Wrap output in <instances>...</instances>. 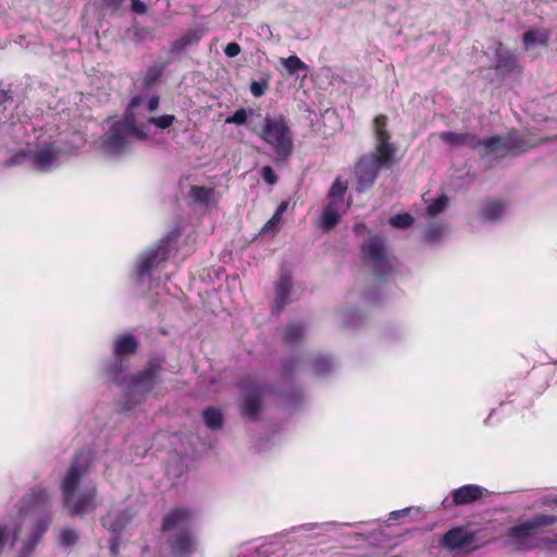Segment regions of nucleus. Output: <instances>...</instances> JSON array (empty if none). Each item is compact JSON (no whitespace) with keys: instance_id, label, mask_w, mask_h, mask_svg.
I'll return each mask as SVG.
<instances>
[{"instance_id":"nucleus-1","label":"nucleus","mask_w":557,"mask_h":557,"mask_svg":"<svg viewBox=\"0 0 557 557\" xmlns=\"http://www.w3.org/2000/svg\"><path fill=\"white\" fill-rule=\"evenodd\" d=\"M88 460H82L81 456H75L62 482L63 506L72 516H79L96 509L97 488L95 485L84 488L76 495V488L81 479L88 472Z\"/></svg>"},{"instance_id":"nucleus-2","label":"nucleus","mask_w":557,"mask_h":557,"mask_svg":"<svg viewBox=\"0 0 557 557\" xmlns=\"http://www.w3.org/2000/svg\"><path fill=\"white\" fill-rule=\"evenodd\" d=\"M557 522L555 515L536 513L530 519L517 522L506 532V544L513 550L529 552L547 544L545 529Z\"/></svg>"},{"instance_id":"nucleus-3","label":"nucleus","mask_w":557,"mask_h":557,"mask_svg":"<svg viewBox=\"0 0 557 557\" xmlns=\"http://www.w3.org/2000/svg\"><path fill=\"white\" fill-rule=\"evenodd\" d=\"M399 159L396 152L374 148L371 152L361 154L355 163L356 190L363 193L375 183L382 170L392 169Z\"/></svg>"},{"instance_id":"nucleus-4","label":"nucleus","mask_w":557,"mask_h":557,"mask_svg":"<svg viewBox=\"0 0 557 557\" xmlns=\"http://www.w3.org/2000/svg\"><path fill=\"white\" fill-rule=\"evenodd\" d=\"M274 151L278 160H286L294 150V136L286 117L282 114L265 115L260 128L250 127Z\"/></svg>"},{"instance_id":"nucleus-5","label":"nucleus","mask_w":557,"mask_h":557,"mask_svg":"<svg viewBox=\"0 0 557 557\" xmlns=\"http://www.w3.org/2000/svg\"><path fill=\"white\" fill-rule=\"evenodd\" d=\"M362 260L372 267L375 275L384 278L393 272V265L386 256L385 242L379 236L370 237L361 246Z\"/></svg>"},{"instance_id":"nucleus-6","label":"nucleus","mask_w":557,"mask_h":557,"mask_svg":"<svg viewBox=\"0 0 557 557\" xmlns=\"http://www.w3.org/2000/svg\"><path fill=\"white\" fill-rule=\"evenodd\" d=\"M237 387L244 392L239 403V411L244 418L256 420L263 404V391L250 376L242 379Z\"/></svg>"},{"instance_id":"nucleus-7","label":"nucleus","mask_w":557,"mask_h":557,"mask_svg":"<svg viewBox=\"0 0 557 557\" xmlns=\"http://www.w3.org/2000/svg\"><path fill=\"white\" fill-rule=\"evenodd\" d=\"M164 363V358L151 357L146 367L131 377L132 384L139 387L144 393H150L157 385L158 376L163 371Z\"/></svg>"},{"instance_id":"nucleus-8","label":"nucleus","mask_w":557,"mask_h":557,"mask_svg":"<svg viewBox=\"0 0 557 557\" xmlns=\"http://www.w3.org/2000/svg\"><path fill=\"white\" fill-rule=\"evenodd\" d=\"M50 499L47 488L39 486L30 488L16 504L18 517L23 519L32 512L46 509L50 505Z\"/></svg>"},{"instance_id":"nucleus-9","label":"nucleus","mask_w":557,"mask_h":557,"mask_svg":"<svg viewBox=\"0 0 557 557\" xmlns=\"http://www.w3.org/2000/svg\"><path fill=\"white\" fill-rule=\"evenodd\" d=\"M59 156L60 149L53 143H46L36 149H28L29 165L41 173L49 172Z\"/></svg>"},{"instance_id":"nucleus-10","label":"nucleus","mask_w":557,"mask_h":557,"mask_svg":"<svg viewBox=\"0 0 557 557\" xmlns=\"http://www.w3.org/2000/svg\"><path fill=\"white\" fill-rule=\"evenodd\" d=\"M141 102V96L132 97L121 120L114 124L137 139L144 140L148 138V134L146 133L144 125L137 122L135 113L136 108H138Z\"/></svg>"},{"instance_id":"nucleus-11","label":"nucleus","mask_w":557,"mask_h":557,"mask_svg":"<svg viewBox=\"0 0 557 557\" xmlns=\"http://www.w3.org/2000/svg\"><path fill=\"white\" fill-rule=\"evenodd\" d=\"M170 258L168 242L162 240L154 248L147 250L137 263V275L143 278L153 267L163 265Z\"/></svg>"},{"instance_id":"nucleus-12","label":"nucleus","mask_w":557,"mask_h":557,"mask_svg":"<svg viewBox=\"0 0 557 557\" xmlns=\"http://www.w3.org/2000/svg\"><path fill=\"white\" fill-rule=\"evenodd\" d=\"M475 540L474 533L463 527H456L444 533L440 545L448 550H459L469 547Z\"/></svg>"},{"instance_id":"nucleus-13","label":"nucleus","mask_w":557,"mask_h":557,"mask_svg":"<svg viewBox=\"0 0 557 557\" xmlns=\"http://www.w3.org/2000/svg\"><path fill=\"white\" fill-rule=\"evenodd\" d=\"M494 69L503 76L513 73H520L521 69L518 63L517 55L509 49L505 48L502 42H497L495 49Z\"/></svg>"},{"instance_id":"nucleus-14","label":"nucleus","mask_w":557,"mask_h":557,"mask_svg":"<svg viewBox=\"0 0 557 557\" xmlns=\"http://www.w3.org/2000/svg\"><path fill=\"white\" fill-rule=\"evenodd\" d=\"M51 524V516L38 518L30 530L28 537L24 541L21 547V555L24 557L30 556L36 549L37 545L41 541L42 536L47 532Z\"/></svg>"},{"instance_id":"nucleus-15","label":"nucleus","mask_w":557,"mask_h":557,"mask_svg":"<svg viewBox=\"0 0 557 557\" xmlns=\"http://www.w3.org/2000/svg\"><path fill=\"white\" fill-rule=\"evenodd\" d=\"M388 117L385 114H377L373 119L372 127L375 137V146L377 149H385L386 151L396 152L397 146L392 140V135L387 129Z\"/></svg>"},{"instance_id":"nucleus-16","label":"nucleus","mask_w":557,"mask_h":557,"mask_svg":"<svg viewBox=\"0 0 557 557\" xmlns=\"http://www.w3.org/2000/svg\"><path fill=\"white\" fill-rule=\"evenodd\" d=\"M128 135L129 134L127 132L113 123L104 135L102 141L103 150L112 154L122 153L128 145Z\"/></svg>"},{"instance_id":"nucleus-17","label":"nucleus","mask_w":557,"mask_h":557,"mask_svg":"<svg viewBox=\"0 0 557 557\" xmlns=\"http://www.w3.org/2000/svg\"><path fill=\"white\" fill-rule=\"evenodd\" d=\"M134 516L135 512L126 508L116 512L107 513L101 518L100 522L101 525L112 534H121Z\"/></svg>"},{"instance_id":"nucleus-18","label":"nucleus","mask_w":557,"mask_h":557,"mask_svg":"<svg viewBox=\"0 0 557 557\" xmlns=\"http://www.w3.org/2000/svg\"><path fill=\"white\" fill-rule=\"evenodd\" d=\"M275 297L273 311H281L288 304L289 294L292 290L293 282L292 274L288 270H282L278 278L275 281Z\"/></svg>"},{"instance_id":"nucleus-19","label":"nucleus","mask_w":557,"mask_h":557,"mask_svg":"<svg viewBox=\"0 0 557 557\" xmlns=\"http://www.w3.org/2000/svg\"><path fill=\"white\" fill-rule=\"evenodd\" d=\"M166 544L170 546L171 552L175 557H185L189 555L194 548L193 533L187 529H183L176 534L170 536L166 540Z\"/></svg>"},{"instance_id":"nucleus-20","label":"nucleus","mask_w":557,"mask_h":557,"mask_svg":"<svg viewBox=\"0 0 557 557\" xmlns=\"http://www.w3.org/2000/svg\"><path fill=\"white\" fill-rule=\"evenodd\" d=\"M205 35V28L201 26H194L188 28L181 37L171 44L170 54L178 55L190 46L198 45Z\"/></svg>"},{"instance_id":"nucleus-21","label":"nucleus","mask_w":557,"mask_h":557,"mask_svg":"<svg viewBox=\"0 0 557 557\" xmlns=\"http://www.w3.org/2000/svg\"><path fill=\"white\" fill-rule=\"evenodd\" d=\"M191 510L187 507H175L171 509L162 519L160 531L170 532L175 528L186 523L191 518Z\"/></svg>"},{"instance_id":"nucleus-22","label":"nucleus","mask_w":557,"mask_h":557,"mask_svg":"<svg viewBox=\"0 0 557 557\" xmlns=\"http://www.w3.org/2000/svg\"><path fill=\"white\" fill-rule=\"evenodd\" d=\"M506 139V156L511 154L513 157L521 154L523 152L529 151L532 148H535L540 143L525 137V136H517L515 132L508 133L505 137Z\"/></svg>"},{"instance_id":"nucleus-23","label":"nucleus","mask_w":557,"mask_h":557,"mask_svg":"<svg viewBox=\"0 0 557 557\" xmlns=\"http://www.w3.org/2000/svg\"><path fill=\"white\" fill-rule=\"evenodd\" d=\"M440 138L454 147H469L478 149L479 137L473 133L442 132Z\"/></svg>"},{"instance_id":"nucleus-24","label":"nucleus","mask_w":557,"mask_h":557,"mask_svg":"<svg viewBox=\"0 0 557 557\" xmlns=\"http://www.w3.org/2000/svg\"><path fill=\"white\" fill-rule=\"evenodd\" d=\"M483 495V488L479 485H463L459 488H456L451 492L453 503L455 505H469L478 499H480Z\"/></svg>"},{"instance_id":"nucleus-25","label":"nucleus","mask_w":557,"mask_h":557,"mask_svg":"<svg viewBox=\"0 0 557 557\" xmlns=\"http://www.w3.org/2000/svg\"><path fill=\"white\" fill-rule=\"evenodd\" d=\"M139 347V341L133 334L120 335L113 345V355L115 358L131 356L136 354Z\"/></svg>"},{"instance_id":"nucleus-26","label":"nucleus","mask_w":557,"mask_h":557,"mask_svg":"<svg viewBox=\"0 0 557 557\" xmlns=\"http://www.w3.org/2000/svg\"><path fill=\"white\" fill-rule=\"evenodd\" d=\"M506 208V203L499 199H486L480 210V214L484 220L496 221L498 220Z\"/></svg>"},{"instance_id":"nucleus-27","label":"nucleus","mask_w":557,"mask_h":557,"mask_svg":"<svg viewBox=\"0 0 557 557\" xmlns=\"http://www.w3.org/2000/svg\"><path fill=\"white\" fill-rule=\"evenodd\" d=\"M484 148V154L500 152L506 156V139L505 137L494 135L486 138H479L478 149Z\"/></svg>"},{"instance_id":"nucleus-28","label":"nucleus","mask_w":557,"mask_h":557,"mask_svg":"<svg viewBox=\"0 0 557 557\" xmlns=\"http://www.w3.org/2000/svg\"><path fill=\"white\" fill-rule=\"evenodd\" d=\"M169 62L153 63L148 69L143 78V87L145 89H151L157 86L168 66Z\"/></svg>"},{"instance_id":"nucleus-29","label":"nucleus","mask_w":557,"mask_h":557,"mask_svg":"<svg viewBox=\"0 0 557 557\" xmlns=\"http://www.w3.org/2000/svg\"><path fill=\"white\" fill-rule=\"evenodd\" d=\"M205 424L211 430H220L223 426L224 418L221 409L216 407H207L202 411Z\"/></svg>"},{"instance_id":"nucleus-30","label":"nucleus","mask_w":557,"mask_h":557,"mask_svg":"<svg viewBox=\"0 0 557 557\" xmlns=\"http://www.w3.org/2000/svg\"><path fill=\"white\" fill-rule=\"evenodd\" d=\"M305 335V326L301 323H290L283 332V341L288 345H293L300 341Z\"/></svg>"},{"instance_id":"nucleus-31","label":"nucleus","mask_w":557,"mask_h":557,"mask_svg":"<svg viewBox=\"0 0 557 557\" xmlns=\"http://www.w3.org/2000/svg\"><path fill=\"white\" fill-rule=\"evenodd\" d=\"M281 63L284 65L288 75H294L299 71H308V65L304 61H301L300 58H298L297 55L282 58Z\"/></svg>"},{"instance_id":"nucleus-32","label":"nucleus","mask_w":557,"mask_h":557,"mask_svg":"<svg viewBox=\"0 0 557 557\" xmlns=\"http://www.w3.org/2000/svg\"><path fill=\"white\" fill-rule=\"evenodd\" d=\"M287 208H288V202L287 201H282L277 206V208L274 211V213L271 216V219L264 224L262 231L264 233L273 231L280 224V222L282 221V216H283L284 212L287 210Z\"/></svg>"},{"instance_id":"nucleus-33","label":"nucleus","mask_w":557,"mask_h":557,"mask_svg":"<svg viewBox=\"0 0 557 557\" xmlns=\"http://www.w3.org/2000/svg\"><path fill=\"white\" fill-rule=\"evenodd\" d=\"M348 189V182L338 176L334 180L329 193L327 198H339L344 199Z\"/></svg>"},{"instance_id":"nucleus-34","label":"nucleus","mask_w":557,"mask_h":557,"mask_svg":"<svg viewBox=\"0 0 557 557\" xmlns=\"http://www.w3.org/2000/svg\"><path fill=\"white\" fill-rule=\"evenodd\" d=\"M20 532H21L20 527L15 528L11 534L10 528L8 525H4V524L0 525V557L3 554L4 546H5L7 542L9 541V539L10 537L12 539V545H14L20 536Z\"/></svg>"},{"instance_id":"nucleus-35","label":"nucleus","mask_w":557,"mask_h":557,"mask_svg":"<svg viewBox=\"0 0 557 557\" xmlns=\"http://www.w3.org/2000/svg\"><path fill=\"white\" fill-rule=\"evenodd\" d=\"M341 216H342L341 212H335L333 210H329V209L324 208V210L321 214V226L324 230L330 231L337 225V223L341 220Z\"/></svg>"},{"instance_id":"nucleus-36","label":"nucleus","mask_w":557,"mask_h":557,"mask_svg":"<svg viewBox=\"0 0 557 557\" xmlns=\"http://www.w3.org/2000/svg\"><path fill=\"white\" fill-rule=\"evenodd\" d=\"M312 368L317 375H324L332 370L333 363L329 357L319 355L312 360Z\"/></svg>"},{"instance_id":"nucleus-37","label":"nucleus","mask_w":557,"mask_h":557,"mask_svg":"<svg viewBox=\"0 0 557 557\" xmlns=\"http://www.w3.org/2000/svg\"><path fill=\"white\" fill-rule=\"evenodd\" d=\"M78 533L74 529L64 528L59 532V544L64 547L74 546L78 542Z\"/></svg>"},{"instance_id":"nucleus-38","label":"nucleus","mask_w":557,"mask_h":557,"mask_svg":"<svg viewBox=\"0 0 557 557\" xmlns=\"http://www.w3.org/2000/svg\"><path fill=\"white\" fill-rule=\"evenodd\" d=\"M448 198L446 195H442L433 199L426 207V213L430 216H435L443 212L447 207Z\"/></svg>"},{"instance_id":"nucleus-39","label":"nucleus","mask_w":557,"mask_h":557,"mask_svg":"<svg viewBox=\"0 0 557 557\" xmlns=\"http://www.w3.org/2000/svg\"><path fill=\"white\" fill-rule=\"evenodd\" d=\"M211 189L205 186L194 185L190 187L189 195L194 199V201L199 203H207L211 196Z\"/></svg>"},{"instance_id":"nucleus-40","label":"nucleus","mask_w":557,"mask_h":557,"mask_svg":"<svg viewBox=\"0 0 557 557\" xmlns=\"http://www.w3.org/2000/svg\"><path fill=\"white\" fill-rule=\"evenodd\" d=\"M389 224L395 228H408L413 224V218L407 212L398 213L389 219Z\"/></svg>"},{"instance_id":"nucleus-41","label":"nucleus","mask_w":557,"mask_h":557,"mask_svg":"<svg viewBox=\"0 0 557 557\" xmlns=\"http://www.w3.org/2000/svg\"><path fill=\"white\" fill-rule=\"evenodd\" d=\"M175 121V115L173 114H163L160 116H150L148 119V123L157 126L160 129H165L170 127Z\"/></svg>"},{"instance_id":"nucleus-42","label":"nucleus","mask_w":557,"mask_h":557,"mask_svg":"<svg viewBox=\"0 0 557 557\" xmlns=\"http://www.w3.org/2000/svg\"><path fill=\"white\" fill-rule=\"evenodd\" d=\"M29 164L28 149H21L10 157L7 161L9 166H15L21 164Z\"/></svg>"},{"instance_id":"nucleus-43","label":"nucleus","mask_w":557,"mask_h":557,"mask_svg":"<svg viewBox=\"0 0 557 557\" xmlns=\"http://www.w3.org/2000/svg\"><path fill=\"white\" fill-rule=\"evenodd\" d=\"M248 112L246 109L240 108L236 110L233 115L225 119L226 124L243 125L247 122Z\"/></svg>"},{"instance_id":"nucleus-44","label":"nucleus","mask_w":557,"mask_h":557,"mask_svg":"<svg viewBox=\"0 0 557 557\" xmlns=\"http://www.w3.org/2000/svg\"><path fill=\"white\" fill-rule=\"evenodd\" d=\"M349 207V201L344 203V199L329 198V203L326 205L325 209L333 210L335 212H341V214L343 215Z\"/></svg>"},{"instance_id":"nucleus-45","label":"nucleus","mask_w":557,"mask_h":557,"mask_svg":"<svg viewBox=\"0 0 557 557\" xmlns=\"http://www.w3.org/2000/svg\"><path fill=\"white\" fill-rule=\"evenodd\" d=\"M296 366H297L296 358H294V357L287 358L282 364L281 376L283 379H289L293 375V373L296 369Z\"/></svg>"},{"instance_id":"nucleus-46","label":"nucleus","mask_w":557,"mask_h":557,"mask_svg":"<svg viewBox=\"0 0 557 557\" xmlns=\"http://www.w3.org/2000/svg\"><path fill=\"white\" fill-rule=\"evenodd\" d=\"M261 177L264 182H267L269 185H274L277 183V175L274 173L273 169L270 165H264L261 169Z\"/></svg>"},{"instance_id":"nucleus-47","label":"nucleus","mask_w":557,"mask_h":557,"mask_svg":"<svg viewBox=\"0 0 557 557\" xmlns=\"http://www.w3.org/2000/svg\"><path fill=\"white\" fill-rule=\"evenodd\" d=\"M442 233L443 227L441 225L433 224L425 230V238L430 242H435L442 236Z\"/></svg>"},{"instance_id":"nucleus-48","label":"nucleus","mask_w":557,"mask_h":557,"mask_svg":"<svg viewBox=\"0 0 557 557\" xmlns=\"http://www.w3.org/2000/svg\"><path fill=\"white\" fill-rule=\"evenodd\" d=\"M267 88H268L267 81H263V82L253 81L250 84V92L256 98L261 97L265 92Z\"/></svg>"},{"instance_id":"nucleus-49","label":"nucleus","mask_w":557,"mask_h":557,"mask_svg":"<svg viewBox=\"0 0 557 557\" xmlns=\"http://www.w3.org/2000/svg\"><path fill=\"white\" fill-rule=\"evenodd\" d=\"M13 102V97L9 90H4L0 88V112L7 110L9 106Z\"/></svg>"},{"instance_id":"nucleus-50","label":"nucleus","mask_w":557,"mask_h":557,"mask_svg":"<svg viewBox=\"0 0 557 557\" xmlns=\"http://www.w3.org/2000/svg\"><path fill=\"white\" fill-rule=\"evenodd\" d=\"M125 369L123 361L120 358H115V360L108 367V373L112 376H115L122 373Z\"/></svg>"},{"instance_id":"nucleus-51","label":"nucleus","mask_w":557,"mask_h":557,"mask_svg":"<svg viewBox=\"0 0 557 557\" xmlns=\"http://www.w3.org/2000/svg\"><path fill=\"white\" fill-rule=\"evenodd\" d=\"M120 535L121 534H112V537L109 540V550L111 555H119L120 552Z\"/></svg>"},{"instance_id":"nucleus-52","label":"nucleus","mask_w":557,"mask_h":557,"mask_svg":"<svg viewBox=\"0 0 557 557\" xmlns=\"http://www.w3.org/2000/svg\"><path fill=\"white\" fill-rule=\"evenodd\" d=\"M240 51H242L240 46L237 42H230L224 48V53L228 58L237 57L240 53Z\"/></svg>"},{"instance_id":"nucleus-53","label":"nucleus","mask_w":557,"mask_h":557,"mask_svg":"<svg viewBox=\"0 0 557 557\" xmlns=\"http://www.w3.org/2000/svg\"><path fill=\"white\" fill-rule=\"evenodd\" d=\"M132 3V11L136 14H146L147 13V5L141 0H131Z\"/></svg>"},{"instance_id":"nucleus-54","label":"nucleus","mask_w":557,"mask_h":557,"mask_svg":"<svg viewBox=\"0 0 557 557\" xmlns=\"http://www.w3.org/2000/svg\"><path fill=\"white\" fill-rule=\"evenodd\" d=\"M125 0H103L104 7L113 12H116Z\"/></svg>"},{"instance_id":"nucleus-55","label":"nucleus","mask_w":557,"mask_h":557,"mask_svg":"<svg viewBox=\"0 0 557 557\" xmlns=\"http://www.w3.org/2000/svg\"><path fill=\"white\" fill-rule=\"evenodd\" d=\"M160 104V97L158 95H153L147 102V109L149 111H156Z\"/></svg>"},{"instance_id":"nucleus-56","label":"nucleus","mask_w":557,"mask_h":557,"mask_svg":"<svg viewBox=\"0 0 557 557\" xmlns=\"http://www.w3.org/2000/svg\"><path fill=\"white\" fill-rule=\"evenodd\" d=\"M536 41V33L533 30L525 32L523 34V42L530 46Z\"/></svg>"},{"instance_id":"nucleus-57","label":"nucleus","mask_w":557,"mask_h":557,"mask_svg":"<svg viewBox=\"0 0 557 557\" xmlns=\"http://www.w3.org/2000/svg\"><path fill=\"white\" fill-rule=\"evenodd\" d=\"M408 511H409V509H404V510L393 511V512H392V516H393L394 518H399V517H401V516L407 515V513H408Z\"/></svg>"},{"instance_id":"nucleus-58","label":"nucleus","mask_w":557,"mask_h":557,"mask_svg":"<svg viewBox=\"0 0 557 557\" xmlns=\"http://www.w3.org/2000/svg\"><path fill=\"white\" fill-rule=\"evenodd\" d=\"M361 228H364V224L360 223L355 225V232H359Z\"/></svg>"},{"instance_id":"nucleus-59","label":"nucleus","mask_w":557,"mask_h":557,"mask_svg":"<svg viewBox=\"0 0 557 557\" xmlns=\"http://www.w3.org/2000/svg\"><path fill=\"white\" fill-rule=\"evenodd\" d=\"M546 504H547V505H552V504L557 505V497L552 498V499H548V500L546 502Z\"/></svg>"}]
</instances>
